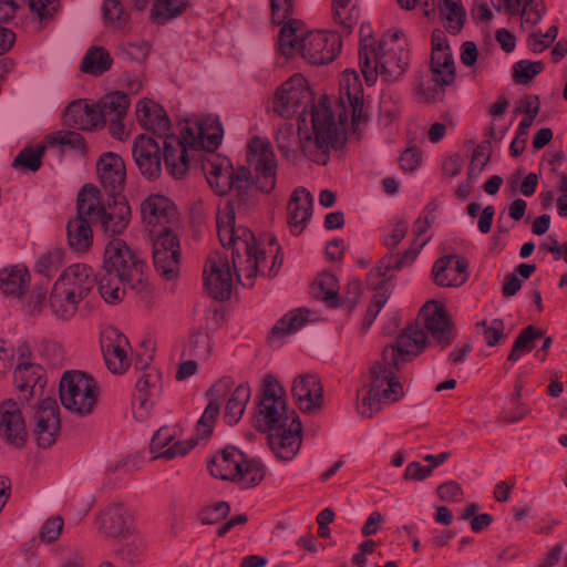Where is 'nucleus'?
I'll use <instances>...</instances> for the list:
<instances>
[{
	"mask_svg": "<svg viewBox=\"0 0 567 567\" xmlns=\"http://www.w3.org/2000/svg\"><path fill=\"white\" fill-rule=\"evenodd\" d=\"M248 167L235 169L227 156L215 154V195L218 204L217 235L226 254L225 260H215V300L228 299L234 285V271L238 281L252 287L259 277L278 274L282 257L280 246L271 234L256 236L245 227L235 226L236 210L248 212L258 204L255 192L270 194L277 185L278 161L267 137L252 136L246 145Z\"/></svg>",
	"mask_w": 567,
	"mask_h": 567,
	"instance_id": "1",
	"label": "nucleus"
},
{
	"mask_svg": "<svg viewBox=\"0 0 567 567\" xmlns=\"http://www.w3.org/2000/svg\"><path fill=\"white\" fill-rule=\"evenodd\" d=\"M132 156L140 173L147 179H157L162 175L164 159L168 174L174 178H183L192 167H199L212 185L213 118L194 116L181 121L162 143L150 135L140 134L134 138Z\"/></svg>",
	"mask_w": 567,
	"mask_h": 567,
	"instance_id": "2",
	"label": "nucleus"
},
{
	"mask_svg": "<svg viewBox=\"0 0 567 567\" xmlns=\"http://www.w3.org/2000/svg\"><path fill=\"white\" fill-rule=\"evenodd\" d=\"M424 344V333L413 326L404 329L394 344L384 348L382 363L372 368L369 388L359 398L358 410L363 416L371 417L403 398L405 388L398 377V370L420 354Z\"/></svg>",
	"mask_w": 567,
	"mask_h": 567,
	"instance_id": "3",
	"label": "nucleus"
},
{
	"mask_svg": "<svg viewBox=\"0 0 567 567\" xmlns=\"http://www.w3.org/2000/svg\"><path fill=\"white\" fill-rule=\"evenodd\" d=\"M343 131L327 101H322L311 107L309 115L299 118L297 135L292 125L286 123L278 128L276 142L289 161H296L302 154L315 163L326 164L330 150L344 143Z\"/></svg>",
	"mask_w": 567,
	"mask_h": 567,
	"instance_id": "4",
	"label": "nucleus"
},
{
	"mask_svg": "<svg viewBox=\"0 0 567 567\" xmlns=\"http://www.w3.org/2000/svg\"><path fill=\"white\" fill-rule=\"evenodd\" d=\"M142 219L152 237L154 267L166 280L179 272V243L173 233L177 212L173 202L163 195L148 196L141 206Z\"/></svg>",
	"mask_w": 567,
	"mask_h": 567,
	"instance_id": "5",
	"label": "nucleus"
},
{
	"mask_svg": "<svg viewBox=\"0 0 567 567\" xmlns=\"http://www.w3.org/2000/svg\"><path fill=\"white\" fill-rule=\"evenodd\" d=\"M145 265L122 239L114 238L105 246L99 289L106 302L122 300L126 290L140 293L146 289Z\"/></svg>",
	"mask_w": 567,
	"mask_h": 567,
	"instance_id": "6",
	"label": "nucleus"
},
{
	"mask_svg": "<svg viewBox=\"0 0 567 567\" xmlns=\"http://www.w3.org/2000/svg\"><path fill=\"white\" fill-rule=\"evenodd\" d=\"M341 48V39L334 32L310 30L300 20H289L278 35V50L287 58H301L311 64L333 61Z\"/></svg>",
	"mask_w": 567,
	"mask_h": 567,
	"instance_id": "7",
	"label": "nucleus"
},
{
	"mask_svg": "<svg viewBox=\"0 0 567 567\" xmlns=\"http://www.w3.org/2000/svg\"><path fill=\"white\" fill-rule=\"evenodd\" d=\"M429 225L427 217L420 216L413 226L414 240L410 248L402 256L383 259L369 272L368 285L375 292L363 320L365 329L370 328L373 323L391 295L394 268H401L414 261L421 249L430 240V235L427 234Z\"/></svg>",
	"mask_w": 567,
	"mask_h": 567,
	"instance_id": "8",
	"label": "nucleus"
},
{
	"mask_svg": "<svg viewBox=\"0 0 567 567\" xmlns=\"http://www.w3.org/2000/svg\"><path fill=\"white\" fill-rule=\"evenodd\" d=\"M367 58L361 59L359 64L368 85H373L379 76L395 81L409 65L408 39L401 31L391 30L378 41L377 48Z\"/></svg>",
	"mask_w": 567,
	"mask_h": 567,
	"instance_id": "9",
	"label": "nucleus"
},
{
	"mask_svg": "<svg viewBox=\"0 0 567 567\" xmlns=\"http://www.w3.org/2000/svg\"><path fill=\"white\" fill-rule=\"evenodd\" d=\"M215 477L230 481L241 488L255 487L265 477V466L259 460L248 457L238 447L226 445L215 453Z\"/></svg>",
	"mask_w": 567,
	"mask_h": 567,
	"instance_id": "10",
	"label": "nucleus"
},
{
	"mask_svg": "<svg viewBox=\"0 0 567 567\" xmlns=\"http://www.w3.org/2000/svg\"><path fill=\"white\" fill-rule=\"evenodd\" d=\"M340 99L331 105L336 114V122H339L343 131V140L355 136L363 122V96L359 74L354 70L342 72L339 81Z\"/></svg>",
	"mask_w": 567,
	"mask_h": 567,
	"instance_id": "11",
	"label": "nucleus"
},
{
	"mask_svg": "<svg viewBox=\"0 0 567 567\" xmlns=\"http://www.w3.org/2000/svg\"><path fill=\"white\" fill-rule=\"evenodd\" d=\"M327 101L331 109V101L323 96L317 102L313 100L312 91L308 81L301 74H295L286 80L274 93L272 111L284 118L298 115H309L311 107Z\"/></svg>",
	"mask_w": 567,
	"mask_h": 567,
	"instance_id": "12",
	"label": "nucleus"
},
{
	"mask_svg": "<svg viewBox=\"0 0 567 567\" xmlns=\"http://www.w3.org/2000/svg\"><path fill=\"white\" fill-rule=\"evenodd\" d=\"M59 392L64 409L79 416L92 413L99 396L94 379L76 370L63 373Z\"/></svg>",
	"mask_w": 567,
	"mask_h": 567,
	"instance_id": "13",
	"label": "nucleus"
},
{
	"mask_svg": "<svg viewBox=\"0 0 567 567\" xmlns=\"http://www.w3.org/2000/svg\"><path fill=\"white\" fill-rule=\"evenodd\" d=\"M213 431V400H209L204 413L196 424V435L187 441H179L171 444L174 434L168 427H161L152 437L150 452L154 458L173 460L177 456H184L189 450L202 441H207Z\"/></svg>",
	"mask_w": 567,
	"mask_h": 567,
	"instance_id": "14",
	"label": "nucleus"
},
{
	"mask_svg": "<svg viewBox=\"0 0 567 567\" xmlns=\"http://www.w3.org/2000/svg\"><path fill=\"white\" fill-rule=\"evenodd\" d=\"M290 419L299 420L293 410H289L285 390L278 379L266 374L262 379V395L257 415V424L261 431L285 427Z\"/></svg>",
	"mask_w": 567,
	"mask_h": 567,
	"instance_id": "15",
	"label": "nucleus"
},
{
	"mask_svg": "<svg viewBox=\"0 0 567 567\" xmlns=\"http://www.w3.org/2000/svg\"><path fill=\"white\" fill-rule=\"evenodd\" d=\"M96 204V188L85 186L78 196V215L68 224V240L72 249L85 251L92 244L93 233L91 224L93 220L94 205Z\"/></svg>",
	"mask_w": 567,
	"mask_h": 567,
	"instance_id": "16",
	"label": "nucleus"
},
{
	"mask_svg": "<svg viewBox=\"0 0 567 567\" xmlns=\"http://www.w3.org/2000/svg\"><path fill=\"white\" fill-rule=\"evenodd\" d=\"M249 400L250 388L246 383L235 384L228 377L215 383V415L223 406L221 416L228 425L239 422Z\"/></svg>",
	"mask_w": 567,
	"mask_h": 567,
	"instance_id": "17",
	"label": "nucleus"
},
{
	"mask_svg": "<svg viewBox=\"0 0 567 567\" xmlns=\"http://www.w3.org/2000/svg\"><path fill=\"white\" fill-rule=\"evenodd\" d=\"M420 320L423 328L419 323L411 324V327L416 326L424 333L425 343H427V336L442 347L452 342L454 338L453 324L441 302L436 300L427 301L420 311Z\"/></svg>",
	"mask_w": 567,
	"mask_h": 567,
	"instance_id": "18",
	"label": "nucleus"
},
{
	"mask_svg": "<svg viewBox=\"0 0 567 567\" xmlns=\"http://www.w3.org/2000/svg\"><path fill=\"white\" fill-rule=\"evenodd\" d=\"M80 301L63 285L54 284L50 297L41 289H35L32 292L31 307L33 311H41L44 307L49 306L55 317L69 319L76 312Z\"/></svg>",
	"mask_w": 567,
	"mask_h": 567,
	"instance_id": "19",
	"label": "nucleus"
},
{
	"mask_svg": "<svg viewBox=\"0 0 567 567\" xmlns=\"http://www.w3.org/2000/svg\"><path fill=\"white\" fill-rule=\"evenodd\" d=\"M100 342L109 370L115 374L125 372L130 367L127 338L116 328L107 327L101 332Z\"/></svg>",
	"mask_w": 567,
	"mask_h": 567,
	"instance_id": "20",
	"label": "nucleus"
},
{
	"mask_svg": "<svg viewBox=\"0 0 567 567\" xmlns=\"http://www.w3.org/2000/svg\"><path fill=\"white\" fill-rule=\"evenodd\" d=\"M113 203L103 205L96 189V204L93 210V220L100 224L103 231L107 235H117L123 233L130 223L131 208L123 198L113 197Z\"/></svg>",
	"mask_w": 567,
	"mask_h": 567,
	"instance_id": "21",
	"label": "nucleus"
},
{
	"mask_svg": "<svg viewBox=\"0 0 567 567\" xmlns=\"http://www.w3.org/2000/svg\"><path fill=\"white\" fill-rule=\"evenodd\" d=\"M432 80L439 85H450L455 78V64L447 39L441 30L432 34Z\"/></svg>",
	"mask_w": 567,
	"mask_h": 567,
	"instance_id": "22",
	"label": "nucleus"
},
{
	"mask_svg": "<svg viewBox=\"0 0 567 567\" xmlns=\"http://www.w3.org/2000/svg\"><path fill=\"white\" fill-rule=\"evenodd\" d=\"M59 406L52 398H45L37 408L34 414V433L38 444L41 447L51 446L56 439L60 430V420L58 416Z\"/></svg>",
	"mask_w": 567,
	"mask_h": 567,
	"instance_id": "23",
	"label": "nucleus"
},
{
	"mask_svg": "<svg viewBox=\"0 0 567 567\" xmlns=\"http://www.w3.org/2000/svg\"><path fill=\"white\" fill-rule=\"evenodd\" d=\"M266 432H269V446L279 458L291 460L299 451L301 445L300 420L290 419V423L285 427L278 426Z\"/></svg>",
	"mask_w": 567,
	"mask_h": 567,
	"instance_id": "24",
	"label": "nucleus"
},
{
	"mask_svg": "<svg viewBox=\"0 0 567 567\" xmlns=\"http://www.w3.org/2000/svg\"><path fill=\"white\" fill-rule=\"evenodd\" d=\"M291 392L302 411L312 412L323 405V386L315 373L297 375L293 379Z\"/></svg>",
	"mask_w": 567,
	"mask_h": 567,
	"instance_id": "25",
	"label": "nucleus"
},
{
	"mask_svg": "<svg viewBox=\"0 0 567 567\" xmlns=\"http://www.w3.org/2000/svg\"><path fill=\"white\" fill-rule=\"evenodd\" d=\"M0 435L16 446L25 442L27 429L19 402L10 399L0 404Z\"/></svg>",
	"mask_w": 567,
	"mask_h": 567,
	"instance_id": "26",
	"label": "nucleus"
},
{
	"mask_svg": "<svg viewBox=\"0 0 567 567\" xmlns=\"http://www.w3.org/2000/svg\"><path fill=\"white\" fill-rule=\"evenodd\" d=\"M467 266L466 259L462 256H443L433 265V280L441 287H458L467 280Z\"/></svg>",
	"mask_w": 567,
	"mask_h": 567,
	"instance_id": "27",
	"label": "nucleus"
},
{
	"mask_svg": "<svg viewBox=\"0 0 567 567\" xmlns=\"http://www.w3.org/2000/svg\"><path fill=\"white\" fill-rule=\"evenodd\" d=\"M96 171L102 186L115 197L123 189L126 178L122 157L111 152L103 154L96 164Z\"/></svg>",
	"mask_w": 567,
	"mask_h": 567,
	"instance_id": "28",
	"label": "nucleus"
},
{
	"mask_svg": "<svg viewBox=\"0 0 567 567\" xmlns=\"http://www.w3.org/2000/svg\"><path fill=\"white\" fill-rule=\"evenodd\" d=\"M96 276L91 267L83 264H74L68 267L56 285H63L66 290L73 292L80 300H84L96 285Z\"/></svg>",
	"mask_w": 567,
	"mask_h": 567,
	"instance_id": "29",
	"label": "nucleus"
},
{
	"mask_svg": "<svg viewBox=\"0 0 567 567\" xmlns=\"http://www.w3.org/2000/svg\"><path fill=\"white\" fill-rule=\"evenodd\" d=\"M312 204V196L306 188L298 187L292 192L287 210L290 230L295 235H299L310 221Z\"/></svg>",
	"mask_w": 567,
	"mask_h": 567,
	"instance_id": "30",
	"label": "nucleus"
},
{
	"mask_svg": "<svg viewBox=\"0 0 567 567\" xmlns=\"http://www.w3.org/2000/svg\"><path fill=\"white\" fill-rule=\"evenodd\" d=\"M136 120L147 131L165 137L169 130V118L165 110L153 100H141L136 105Z\"/></svg>",
	"mask_w": 567,
	"mask_h": 567,
	"instance_id": "31",
	"label": "nucleus"
},
{
	"mask_svg": "<svg viewBox=\"0 0 567 567\" xmlns=\"http://www.w3.org/2000/svg\"><path fill=\"white\" fill-rule=\"evenodd\" d=\"M311 312L303 308L284 315L272 327L268 339L271 346L280 347L286 337L296 333L310 321Z\"/></svg>",
	"mask_w": 567,
	"mask_h": 567,
	"instance_id": "32",
	"label": "nucleus"
},
{
	"mask_svg": "<svg viewBox=\"0 0 567 567\" xmlns=\"http://www.w3.org/2000/svg\"><path fill=\"white\" fill-rule=\"evenodd\" d=\"M491 3L498 12L519 13L523 22L530 24L538 23L545 13L543 0H491Z\"/></svg>",
	"mask_w": 567,
	"mask_h": 567,
	"instance_id": "33",
	"label": "nucleus"
},
{
	"mask_svg": "<svg viewBox=\"0 0 567 567\" xmlns=\"http://www.w3.org/2000/svg\"><path fill=\"white\" fill-rule=\"evenodd\" d=\"M64 123L80 130L97 127L99 116L95 105L83 100L72 102L64 112Z\"/></svg>",
	"mask_w": 567,
	"mask_h": 567,
	"instance_id": "34",
	"label": "nucleus"
},
{
	"mask_svg": "<svg viewBox=\"0 0 567 567\" xmlns=\"http://www.w3.org/2000/svg\"><path fill=\"white\" fill-rule=\"evenodd\" d=\"M96 115L99 116V125L107 121L122 120L130 105L127 94L122 92H112L106 94L97 104H94Z\"/></svg>",
	"mask_w": 567,
	"mask_h": 567,
	"instance_id": "35",
	"label": "nucleus"
},
{
	"mask_svg": "<svg viewBox=\"0 0 567 567\" xmlns=\"http://www.w3.org/2000/svg\"><path fill=\"white\" fill-rule=\"evenodd\" d=\"M101 532L107 537H125L130 532L127 511L123 505L110 506L101 516Z\"/></svg>",
	"mask_w": 567,
	"mask_h": 567,
	"instance_id": "36",
	"label": "nucleus"
},
{
	"mask_svg": "<svg viewBox=\"0 0 567 567\" xmlns=\"http://www.w3.org/2000/svg\"><path fill=\"white\" fill-rule=\"evenodd\" d=\"M246 514L230 515V506L226 502L215 503V536L237 534L247 523Z\"/></svg>",
	"mask_w": 567,
	"mask_h": 567,
	"instance_id": "37",
	"label": "nucleus"
},
{
	"mask_svg": "<svg viewBox=\"0 0 567 567\" xmlns=\"http://www.w3.org/2000/svg\"><path fill=\"white\" fill-rule=\"evenodd\" d=\"M30 275L24 265H14L0 270V289L7 295L20 296L29 285Z\"/></svg>",
	"mask_w": 567,
	"mask_h": 567,
	"instance_id": "38",
	"label": "nucleus"
},
{
	"mask_svg": "<svg viewBox=\"0 0 567 567\" xmlns=\"http://www.w3.org/2000/svg\"><path fill=\"white\" fill-rule=\"evenodd\" d=\"M43 370L40 365L32 364L21 354L20 361L13 371V382L20 391L30 389V394H33L35 386L41 384Z\"/></svg>",
	"mask_w": 567,
	"mask_h": 567,
	"instance_id": "39",
	"label": "nucleus"
},
{
	"mask_svg": "<svg viewBox=\"0 0 567 567\" xmlns=\"http://www.w3.org/2000/svg\"><path fill=\"white\" fill-rule=\"evenodd\" d=\"M439 11L446 30L452 34L458 33L466 18L461 0H439Z\"/></svg>",
	"mask_w": 567,
	"mask_h": 567,
	"instance_id": "40",
	"label": "nucleus"
},
{
	"mask_svg": "<svg viewBox=\"0 0 567 567\" xmlns=\"http://www.w3.org/2000/svg\"><path fill=\"white\" fill-rule=\"evenodd\" d=\"M339 281L331 272L320 274L312 285V292L317 298L327 301L330 306H337L339 302Z\"/></svg>",
	"mask_w": 567,
	"mask_h": 567,
	"instance_id": "41",
	"label": "nucleus"
},
{
	"mask_svg": "<svg viewBox=\"0 0 567 567\" xmlns=\"http://www.w3.org/2000/svg\"><path fill=\"white\" fill-rule=\"evenodd\" d=\"M333 16L336 22L349 32L358 22L360 9L357 0H333Z\"/></svg>",
	"mask_w": 567,
	"mask_h": 567,
	"instance_id": "42",
	"label": "nucleus"
},
{
	"mask_svg": "<svg viewBox=\"0 0 567 567\" xmlns=\"http://www.w3.org/2000/svg\"><path fill=\"white\" fill-rule=\"evenodd\" d=\"M542 338V332L533 326L525 328L516 338L513 349L508 354L507 361L515 363L524 354L530 352L535 347V341Z\"/></svg>",
	"mask_w": 567,
	"mask_h": 567,
	"instance_id": "43",
	"label": "nucleus"
},
{
	"mask_svg": "<svg viewBox=\"0 0 567 567\" xmlns=\"http://www.w3.org/2000/svg\"><path fill=\"white\" fill-rule=\"evenodd\" d=\"M112 59L103 48H92L82 61V70L90 74H101L110 69Z\"/></svg>",
	"mask_w": 567,
	"mask_h": 567,
	"instance_id": "44",
	"label": "nucleus"
},
{
	"mask_svg": "<svg viewBox=\"0 0 567 567\" xmlns=\"http://www.w3.org/2000/svg\"><path fill=\"white\" fill-rule=\"evenodd\" d=\"M186 7L185 0H155L153 6V18L158 23L179 16Z\"/></svg>",
	"mask_w": 567,
	"mask_h": 567,
	"instance_id": "45",
	"label": "nucleus"
},
{
	"mask_svg": "<svg viewBox=\"0 0 567 567\" xmlns=\"http://www.w3.org/2000/svg\"><path fill=\"white\" fill-rule=\"evenodd\" d=\"M63 261V251L60 248H53L43 252L37 260L34 269L37 272L49 277L56 271Z\"/></svg>",
	"mask_w": 567,
	"mask_h": 567,
	"instance_id": "46",
	"label": "nucleus"
},
{
	"mask_svg": "<svg viewBox=\"0 0 567 567\" xmlns=\"http://www.w3.org/2000/svg\"><path fill=\"white\" fill-rule=\"evenodd\" d=\"M522 396H523V382L520 379H518L515 384V391L511 399L513 409L504 411V413H503L504 421L509 422V423H515V422L523 420L529 413V408L520 401Z\"/></svg>",
	"mask_w": 567,
	"mask_h": 567,
	"instance_id": "47",
	"label": "nucleus"
},
{
	"mask_svg": "<svg viewBox=\"0 0 567 567\" xmlns=\"http://www.w3.org/2000/svg\"><path fill=\"white\" fill-rule=\"evenodd\" d=\"M137 393L157 396L161 392V377L156 369L147 368L136 381Z\"/></svg>",
	"mask_w": 567,
	"mask_h": 567,
	"instance_id": "48",
	"label": "nucleus"
},
{
	"mask_svg": "<svg viewBox=\"0 0 567 567\" xmlns=\"http://www.w3.org/2000/svg\"><path fill=\"white\" fill-rule=\"evenodd\" d=\"M544 69L540 61L520 60L513 64L514 80L519 84L528 83Z\"/></svg>",
	"mask_w": 567,
	"mask_h": 567,
	"instance_id": "49",
	"label": "nucleus"
},
{
	"mask_svg": "<svg viewBox=\"0 0 567 567\" xmlns=\"http://www.w3.org/2000/svg\"><path fill=\"white\" fill-rule=\"evenodd\" d=\"M102 10L109 24L116 29L125 27L128 16L118 0H105Z\"/></svg>",
	"mask_w": 567,
	"mask_h": 567,
	"instance_id": "50",
	"label": "nucleus"
},
{
	"mask_svg": "<svg viewBox=\"0 0 567 567\" xmlns=\"http://www.w3.org/2000/svg\"><path fill=\"white\" fill-rule=\"evenodd\" d=\"M45 150L44 145L27 147L14 158V166H22L31 171H38L41 166V157Z\"/></svg>",
	"mask_w": 567,
	"mask_h": 567,
	"instance_id": "51",
	"label": "nucleus"
},
{
	"mask_svg": "<svg viewBox=\"0 0 567 567\" xmlns=\"http://www.w3.org/2000/svg\"><path fill=\"white\" fill-rule=\"evenodd\" d=\"M558 34V28L551 25L545 33H533L528 38V47L534 53H542Z\"/></svg>",
	"mask_w": 567,
	"mask_h": 567,
	"instance_id": "52",
	"label": "nucleus"
},
{
	"mask_svg": "<svg viewBox=\"0 0 567 567\" xmlns=\"http://www.w3.org/2000/svg\"><path fill=\"white\" fill-rule=\"evenodd\" d=\"M293 0H270L271 19L274 23H287L292 14Z\"/></svg>",
	"mask_w": 567,
	"mask_h": 567,
	"instance_id": "53",
	"label": "nucleus"
},
{
	"mask_svg": "<svg viewBox=\"0 0 567 567\" xmlns=\"http://www.w3.org/2000/svg\"><path fill=\"white\" fill-rule=\"evenodd\" d=\"M423 161L422 151L415 146L408 147L400 156V166L404 172L416 171Z\"/></svg>",
	"mask_w": 567,
	"mask_h": 567,
	"instance_id": "54",
	"label": "nucleus"
},
{
	"mask_svg": "<svg viewBox=\"0 0 567 567\" xmlns=\"http://www.w3.org/2000/svg\"><path fill=\"white\" fill-rule=\"evenodd\" d=\"M540 249L550 254L555 260H564L567 264V240L559 243L556 237L548 236L540 244Z\"/></svg>",
	"mask_w": 567,
	"mask_h": 567,
	"instance_id": "55",
	"label": "nucleus"
},
{
	"mask_svg": "<svg viewBox=\"0 0 567 567\" xmlns=\"http://www.w3.org/2000/svg\"><path fill=\"white\" fill-rule=\"evenodd\" d=\"M372 28L370 23H362L360 27V48H359V61L361 59H368L367 54L371 52L378 45V41L374 40L372 34Z\"/></svg>",
	"mask_w": 567,
	"mask_h": 567,
	"instance_id": "56",
	"label": "nucleus"
},
{
	"mask_svg": "<svg viewBox=\"0 0 567 567\" xmlns=\"http://www.w3.org/2000/svg\"><path fill=\"white\" fill-rule=\"evenodd\" d=\"M484 337L488 346H495L504 337V322L499 319L483 321Z\"/></svg>",
	"mask_w": 567,
	"mask_h": 567,
	"instance_id": "57",
	"label": "nucleus"
},
{
	"mask_svg": "<svg viewBox=\"0 0 567 567\" xmlns=\"http://www.w3.org/2000/svg\"><path fill=\"white\" fill-rule=\"evenodd\" d=\"M51 145H69L73 148H80L83 143L81 134L76 132H59L50 135L47 140Z\"/></svg>",
	"mask_w": 567,
	"mask_h": 567,
	"instance_id": "58",
	"label": "nucleus"
},
{
	"mask_svg": "<svg viewBox=\"0 0 567 567\" xmlns=\"http://www.w3.org/2000/svg\"><path fill=\"white\" fill-rule=\"evenodd\" d=\"M141 458L138 456H127L120 461L112 462L109 465V471L113 473L130 474L141 468Z\"/></svg>",
	"mask_w": 567,
	"mask_h": 567,
	"instance_id": "59",
	"label": "nucleus"
},
{
	"mask_svg": "<svg viewBox=\"0 0 567 567\" xmlns=\"http://www.w3.org/2000/svg\"><path fill=\"white\" fill-rule=\"evenodd\" d=\"M63 527V519L60 516L48 519L41 529V538L47 543L54 542Z\"/></svg>",
	"mask_w": 567,
	"mask_h": 567,
	"instance_id": "60",
	"label": "nucleus"
},
{
	"mask_svg": "<svg viewBox=\"0 0 567 567\" xmlns=\"http://www.w3.org/2000/svg\"><path fill=\"white\" fill-rule=\"evenodd\" d=\"M156 396L137 393L134 400L133 412L138 421H143L150 413Z\"/></svg>",
	"mask_w": 567,
	"mask_h": 567,
	"instance_id": "61",
	"label": "nucleus"
},
{
	"mask_svg": "<svg viewBox=\"0 0 567 567\" xmlns=\"http://www.w3.org/2000/svg\"><path fill=\"white\" fill-rule=\"evenodd\" d=\"M408 231V224L403 220L395 223L389 233L384 236V245L392 249L404 238Z\"/></svg>",
	"mask_w": 567,
	"mask_h": 567,
	"instance_id": "62",
	"label": "nucleus"
},
{
	"mask_svg": "<svg viewBox=\"0 0 567 567\" xmlns=\"http://www.w3.org/2000/svg\"><path fill=\"white\" fill-rule=\"evenodd\" d=\"M433 473L432 467L422 465L419 462H411L408 464L404 471V478L411 481H424L430 477Z\"/></svg>",
	"mask_w": 567,
	"mask_h": 567,
	"instance_id": "63",
	"label": "nucleus"
},
{
	"mask_svg": "<svg viewBox=\"0 0 567 567\" xmlns=\"http://www.w3.org/2000/svg\"><path fill=\"white\" fill-rule=\"evenodd\" d=\"M557 214L567 217V174L561 173L559 176L558 197L556 199Z\"/></svg>",
	"mask_w": 567,
	"mask_h": 567,
	"instance_id": "64",
	"label": "nucleus"
}]
</instances>
